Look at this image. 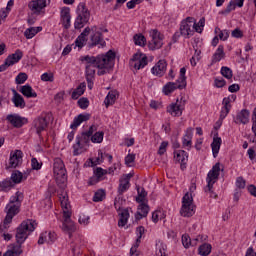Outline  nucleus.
Returning <instances> with one entry per match:
<instances>
[{"instance_id":"f8f14e48","label":"nucleus","mask_w":256,"mask_h":256,"mask_svg":"<svg viewBox=\"0 0 256 256\" xmlns=\"http://www.w3.org/2000/svg\"><path fill=\"white\" fill-rule=\"evenodd\" d=\"M151 40L149 41L148 47L151 51H155V49H161L163 47V39L165 36L161 34L157 29L150 30Z\"/></svg>"},{"instance_id":"603ef678","label":"nucleus","mask_w":256,"mask_h":256,"mask_svg":"<svg viewBox=\"0 0 256 256\" xmlns=\"http://www.w3.org/2000/svg\"><path fill=\"white\" fill-rule=\"evenodd\" d=\"M25 81H27V75L25 73L21 72L16 76L15 82L17 85H23Z\"/></svg>"},{"instance_id":"a18cd8bd","label":"nucleus","mask_w":256,"mask_h":256,"mask_svg":"<svg viewBox=\"0 0 256 256\" xmlns=\"http://www.w3.org/2000/svg\"><path fill=\"white\" fill-rule=\"evenodd\" d=\"M103 137H105V133L103 131H98L91 136L92 143H103Z\"/></svg>"},{"instance_id":"20e7f679","label":"nucleus","mask_w":256,"mask_h":256,"mask_svg":"<svg viewBox=\"0 0 256 256\" xmlns=\"http://www.w3.org/2000/svg\"><path fill=\"white\" fill-rule=\"evenodd\" d=\"M35 229H37V221L32 219L24 220L16 229V243L23 245Z\"/></svg>"},{"instance_id":"bb28decb","label":"nucleus","mask_w":256,"mask_h":256,"mask_svg":"<svg viewBox=\"0 0 256 256\" xmlns=\"http://www.w3.org/2000/svg\"><path fill=\"white\" fill-rule=\"evenodd\" d=\"M97 67H85V75H86V81L88 84V89H93V81H95V71Z\"/></svg>"},{"instance_id":"dca6fc26","label":"nucleus","mask_w":256,"mask_h":256,"mask_svg":"<svg viewBox=\"0 0 256 256\" xmlns=\"http://www.w3.org/2000/svg\"><path fill=\"white\" fill-rule=\"evenodd\" d=\"M90 31L93 32L91 36V44L90 47H95V45H101L105 47V41H103V36L101 35V31H99V27L93 26L90 28Z\"/></svg>"},{"instance_id":"b1692460","label":"nucleus","mask_w":256,"mask_h":256,"mask_svg":"<svg viewBox=\"0 0 256 256\" xmlns=\"http://www.w3.org/2000/svg\"><path fill=\"white\" fill-rule=\"evenodd\" d=\"M167 113H170L172 117H181L183 115V105L177 100L176 103H172L167 107Z\"/></svg>"},{"instance_id":"393cba45","label":"nucleus","mask_w":256,"mask_h":256,"mask_svg":"<svg viewBox=\"0 0 256 256\" xmlns=\"http://www.w3.org/2000/svg\"><path fill=\"white\" fill-rule=\"evenodd\" d=\"M174 157L178 163H181V169L182 171L187 168V161H189V155L185 150H178L174 152Z\"/></svg>"},{"instance_id":"e433bc0d","label":"nucleus","mask_w":256,"mask_h":256,"mask_svg":"<svg viewBox=\"0 0 256 256\" xmlns=\"http://www.w3.org/2000/svg\"><path fill=\"white\" fill-rule=\"evenodd\" d=\"M225 58V50L223 45H219L216 52L212 56V63H219L221 59Z\"/></svg>"},{"instance_id":"6ab92c4d","label":"nucleus","mask_w":256,"mask_h":256,"mask_svg":"<svg viewBox=\"0 0 256 256\" xmlns=\"http://www.w3.org/2000/svg\"><path fill=\"white\" fill-rule=\"evenodd\" d=\"M48 126L49 121L47 120V116H40L34 120V128L36 129L37 135H41Z\"/></svg>"},{"instance_id":"ddd939ff","label":"nucleus","mask_w":256,"mask_h":256,"mask_svg":"<svg viewBox=\"0 0 256 256\" xmlns=\"http://www.w3.org/2000/svg\"><path fill=\"white\" fill-rule=\"evenodd\" d=\"M20 59H23V51L17 49L14 54L9 55L5 62L0 65V73L7 71V68L15 65V63H19Z\"/></svg>"},{"instance_id":"5fc2aeb1","label":"nucleus","mask_w":256,"mask_h":256,"mask_svg":"<svg viewBox=\"0 0 256 256\" xmlns=\"http://www.w3.org/2000/svg\"><path fill=\"white\" fill-rule=\"evenodd\" d=\"M159 219H163V212L161 210H156L152 213L153 223H157Z\"/></svg>"},{"instance_id":"ea45409f","label":"nucleus","mask_w":256,"mask_h":256,"mask_svg":"<svg viewBox=\"0 0 256 256\" xmlns=\"http://www.w3.org/2000/svg\"><path fill=\"white\" fill-rule=\"evenodd\" d=\"M86 88L87 84H85V82L80 83V85L72 92V99H79V97L85 93Z\"/></svg>"},{"instance_id":"338daca9","label":"nucleus","mask_w":256,"mask_h":256,"mask_svg":"<svg viewBox=\"0 0 256 256\" xmlns=\"http://www.w3.org/2000/svg\"><path fill=\"white\" fill-rule=\"evenodd\" d=\"M32 169L35 171H39L41 169V163L37 160V158H32L31 160Z\"/></svg>"},{"instance_id":"4468645a","label":"nucleus","mask_w":256,"mask_h":256,"mask_svg":"<svg viewBox=\"0 0 256 256\" xmlns=\"http://www.w3.org/2000/svg\"><path fill=\"white\" fill-rule=\"evenodd\" d=\"M23 163V152L21 150H15L10 153L9 163L6 169H16Z\"/></svg>"},{"instance_id":"473e14b6","label":"nucleus","mask_w":256,"mask_h":256,"mask_svg":"<svg viewBox=\"0 0 256 256\" xmlns=\"http://www.w3.org/2000/svg\"><path fill=\"white\" fill-rule=\"evenodd\" d=\"M118 98H119V92H117L116 90H111L110 92H108L104 100L106 107H109V105H115V102L117 101Z\"/></svg>"},{"instance_id":"c03bdc74","label":"nucleus","mask_w":256,"mask_h":256,"mask_svg":"<svg viewBox=\"0 0 256 256\" xmlns=\"http://www.w3.org/2000/svg\"><path fill=\"white\" fill-rule=\"evenodd\" d=\"M156 255L157 256H167V245L163 243L156 244Z\"/></svg>"},{"instance_id":"72a5a7b5","label":"nucleus","mask_w":256,"mask_h":256,"mask_svg":"<svg viewBox=\"0 0 256 256\" xmlns=\"http://www.w3.org/2000/svg\"><path fill=\"white\" fill-rule=\"evenodd\" d=\"M80 61L85 65V67H97V57L95 56H82L80 57Z\"/></svg>"},{"instance_id":"0e129e2a","label":"nucleus","mask_w":256,"mask_h":256,"mask_svg":"<svg viewBox=\"0 0 256 256\" xmlns=\"http://www.w3.org/2000/svg\"><path fill=\"white\" fill-rule=\"evenodd\" d=\"M139 245H141V243L135 242V244L130 249V256H139V252L137 251Z\"/></svg>"},{"instance_id":"a878e982","label":"nucleus","mask_w":256,"mask_h":256,"mask_svg":"<svg viewBox=\"0 0 256 256\" xmlns=\"http://www.w3.org/2000/svg\"><path fill=\"white\" fill-rule=\"evenodd\" d=\"M60 17L64 29H69L71 27V10L64 7L60 12Z\"/></svg>"},{"instance_id":"4c0bfd02","label":"nucleus","mask_w":256,"mask_h":256,"mask_svg":"<svg viewBox=\"0 0 256 256\" xmlns=\"http://www.w3.org/2000/svg\"><path fill=\"white\" fill-rule=\"evenodd\" d=\"M221 143H222L221 137L213 138L211 147H212V153L214 158H216L217 155H219V150L221 149Z\"/></svg>"},{"instance_id":"9b49d317","label":"nucleus","mask_w":256,"mask_h":256,"mask_svg":"<svg viewBox=\"0 0 256 256\" xmlns=\"http://www.w3.org/2000/svg\"><path fill=\"white\" fill-rule=\"evenodd\" d=\"M193 27H197V21L195 18L187 17L185 20H183L180 25V34L182 37H185V39L192 37L193 33H195Z\"/></svg>"},{"instance_id":"a19ab883","label":"nucleus","mask_w":256,"mask_h":256,"mask_svg":"<svg viewBox=\"0 0 256 256\" xmlns=\"http://www.w3.org/2000/svg\"><path fill=\"white\" fill-rule=\"evenodd\" d=\"M28 176H29V173H24V175H23V173L16 170L12 173L11 179H12L13 183H21V180L27 179Z\"/></svg>"},{"instance_id":"c756f323","label":"nucleus","mask_w":256,"mask_h":256,"mask_svg":"<svg viewBox=\"0 0 256 256\" xmlns=\"http://www.w3.org/2000/svg\"><path fill=\"white\" fill-rule=\"evenodd\" d=\"M223 107L220 112V119L223 121L227 115H229V112L231 111V98L227 97L223 99Z\"/></svg>"},{"instance_id":"79ce46f5","label":"nucleus","mask_w":256,"mask_h":256,"mask_svg":"<svg viewBox=\"0 0 256 256\" xmlns=\"http://www.w3.org/2000/svg\"><path fill=\"white\" fill-rule=\"evenodd\" d=\"M212 246L211 244L204 243L198 248V253L201 256H207L211 254Z\"/></svg>"},{"instance_id":"2f4dec72","label":"nucleus","mask_w":256,"mask_h":256,"mask_svg":"<svg viewBox=\"0 0 256 256\" xmlns=\"http://www.w3.org/2000/svg\"><path fill=\"white\" fill-rule=\"evenodd\" d=\"M149 215V205L147 203H141L138 206V211L135 215L136 219L139 221L143 219V217H147Z\"/></svg>"},{"instance_id":"6e6d98bb","label":"nucleus","mask_w":256,"mask_h":256,"mask_svg":"<svg viewBox=\"0 0 256 256\" xmlns=\"http://www.w3.org/2000/svg\"><path fill=\"white\" fill-rule=\"evenodd\" d=\"M134 162H135V154H128L125 157V165H127V167H133Z\"/></svg>"},{"instance_id":"e2e57ef3","label":"nucleus","mask_w":256,"mask_h":256,"mask_svg":"<svg viewBox=\"0 0 256 256\" xmlns=\"http://www.w3.org/2000/svg\"><path fill=\"white\" fill-rule=\"evenodd\" d=\"M141 3H143V0H131L127 2L126 7L128 9H135V5H139Z\"/></svg>"},{"instance_id":"4d7b16f0","label":"nucleus","mask_w":256,"mask_h":256,"mask_svg":"<svg viewBox=\"0 0 256 256\" xmlns=\"http://www.w3.org/2000/svg\"><path fill=\"white\" fill-rule=\"evenodd\" d=\"M207 239V236H197L196 238H191V247H195L197 243H202V241H205Z\"/></svg>"},{"instance_id":"5701e85b","label":"nucleus","mask_w":256,"mask_h":256,"mask_svg":"<svg viewBox=\"0 0 256 256\" xmlns=\"http://www.w3.org/2000/svg\"><path fill=\"white\" fill-rule=\"evenodd\" d=\"M91 33V28L86 27L83 32L76 38L75 46L78 47L79 50L83 49L85 45H87V37Z\"/></svg>"},{"instance_id":"13d9d810","label":"nucleus","mask_w":256,"mask_h":256,"mask_svg":"<svg viewBox=\"0 0 256 256\" xmlns=\"http://www.w3.org/2000/svg\"><path fill=\"white\" fill-rule=\"evenodd\" d=\"M168 146H169V142L167 141L162 142L158 149V155H165V153L167 152Z\"/></svg>"},{"instance_id":"0eeeda50","label":"nucleus","mask_w":256,"mask_h":256,"mask_svg":"<svg viewBox=\"0 0 256 256\" xmlns=\"http://www.w3.org/2000/svg\"><path fill=\"white\" fill-rule=\"evenodd\" d=\"M185 73H187V69L182 67L180 69L179 79L176 82H168L163 86L162 91L164 95H171L176 89H185V87H187V77H185Z\"/></svg>"},{"instance_id":"c9c22d12","label":"nucleus","mask_w":256,"mask_h":256,"mask_svg":"<svg viewBox=\"0 0 256 256\" xmlns=\"http://www.w3.org/2000/svg\"><path fill=\"white\" fill-rule=\"evenodd\" d=\"M192 139H193V128H188L186 131V135L182 139L183 147H188V150L191 149Z\"/></svg>"},{"instance_id":"423d86ee","label":"nucleus","mask_w":256,"mask_h":256,"mask_svg":"<svg viewBox=\"0 0 256 256\" xmlns=\"http://www.w3.org/2000/svg\"><path fill=\"white\" fill-rule=\"evenodd\" d=\"M221 173V163H216L212 169L207 174V186L205 188L206 193H210V197L217 199V194L213 192V185L217 183V180L219 179V175Z\"/></svg>"},{"instance_id":"6e6552de","label":"nucleus","mask_w":256,"mask_h":256,"mask_svg":"<svg viewBox=\"0 0 256 256\" xmlns=\"http://www.w3.org/2000/svg\"><path fill=\"white\" fill-rule=\"evenodd\" d=\"M77 13L78 15L75 19L74 27L75 29H83L86 23L89 22L91 13L89 12V9H87V6L83 2L78 5Z\"/></svg>"},{"instance_id":"69168bd1","label":"nucleus","mask_w":256,"mask_h":256,"mask_svg":"<svg viewBox=\"0 0 256 256\" xmlns=\"http://www.w3.org/2000/svg\"><path fill=\"white\" fill-rule=\"evenodd\" d=\"M232 37H234L235 39H241L243 38V31H241V29L236 28L232 31Z\"/></svg>"},{"instance_id":"f257e3e1","label":"nucleus","mask_w":256,"mask_h":256,"mask_svg":"<svg viewBox=\"0 0 256 256\" xmlns=\"http://www.w3.org/2000/svg\"><path fill=\"white\" fill-rule=\"evenodd\" d=\"M59 199L63 210L62 231L69 234V237H71L72 233H75L77 229L75 223L71 220V211L69 210L71 209V205L69 204L67 194H61Z\"/></svg>"},{"instance_id":"a211bd4d","label":"nucleus","mask_w":256,"mask_h":256,"mask_svg":"<svg viewBox=\"0 0 256 256\" xmlns=\"http://www.w3.org/2000/svg\"><path fill=\"white\" fill-rule=\"evenodd\" d=\"M130 64L134 69H143V67L147 65V56H143V54H134Z\"/></svg>"},{"instance_id":"bf43d9fd","label":"nucleus","mask_w":256,"mask_h":256,"mask_svg":"<svg viewBox=\"0 0 256 256\" xmlns=\"http://www.w3.org/2000/svg\"><path fill=\"white\" fill-rule=\"evenodd\" d=\"M78 105H79L80 109H87V107H89V99L80 98L78 100Z\"/></svg>"},{"instance_id":"c85d7f7f","label":"nucleus","mask_w":256,"mask_h":256,"mask_svg":"<svg viewBox=\"0 0 256 256\" xmlns=\"http://www.w3.org/2000/svg\"><path fill=\"white\" fill-rule=\"evenodd\" d=\"M19 91L22 93V95H24V97H27V99H34L37 97V92H35L33 87H31L29 84L21 86Z\"/></svg>"},{"instance_id":"cd10ccee","label":"nucleus","mask_w":256,"mask_h":256,"mask_svg":"<svg viewBox=\"0 0 256 256\" xmlns=\"http://www.w3.org/2000/svg\"><path fill=\"white\" fill-rule=\"evenodd\" d=\"M91 119V114H79L74 118L72 124L70 125V129H77L81 123H85V121H89Z\"/></svg>"},{"instance_id":"3c124183","label":"nucleus","mask_w":256,"mask_h":256,"mask_svg":"<svg viewBox=\"0 0 256 256\" xmlns=\"http://www.w3.org/2000/svg\"><path fill=\"white\" fill-rule=\"evenodd\" d=\"M136 235H137V239H136V243H141V239L143 237V235H145V227L143 226H139L136 228Z\"/></svg>"},{"instance_id":"1a4fd4ad","label":"nucleus","mask_w":256,"mask_h":256,"mask_svg":"<svg viewBox=\"0 0 256 256\" xmlns=\"http://www.w3.org/2000/svg\"><path fill=\"white\" fill-rule=\"evenodd\" d=\"M182 217H193L195 215V206L193 205V196L187 192L182 198V207L180 209Z\"/></svg>"},{"instance_id":"f704fd0d","label":"nucleus","mask_w":256,"mask_h":256,"mask_svg":"<svg viewBox=\"0 0 256 256\" xmlns=\"http://www.w3.org/2000/svg\"><path fill=\"white\" fill-rule=\"evenodd\" d=\"M129 181H130L129 176H125L124 178H122L120 180V184L118 187L119 195H123L125 193V191L129 190V187H131V184L129 183Z\"/></svg>"},{"instance_id":"864d4df0","label":"nucleus","mask_w":256,"mask_h":256,"mask_svg":"<svg viewBox=\"0 0 256 256\" xmlns=\"http://www.w3.org/2000/svg\"><path fill=\"white\" fill-rule=\"evenodd\" d=\"M201 27H205V18H201L198 23H196V26H193V29L196 33H201L203 29Z\"/></svg>"},{"instance_id":"f3484780","label":"nucleus","mask_w":256,"mask_h":256,"mask_svg":"<svg viewBox=\"0 0 256 256\" xmlns=\"http://www.w3.org/2000/svg\"><path fill=\"white\" fill-rule=\"evenodd\" d=\"M6 120L16 129H21V127L27 123L26 118L21 117L19 114H10L6 117Z\"/></svg>"},{"instance_id":"58836bf2","label":"nucleus","mask_w":256,"mask_h":256,"mask_svg":"<svg viewBox=\"0 0 256 256\" xmlns=\"http://www.w3.org/2000/svg\"><path fill=\"white\" fill-rule=\"evenodd\" d=\"M40 31H43V27H30L25 30L24 37H26V39H33Z\"/></svg>"},{"instance_id":"f03ea898","label":"nucleus","mask_w":256,"mask_h":256,"mask_svg":"<svg viewBox=\"0 0 256 256\" xmlns=\"http://www.w3.org/2000/svg\"><path fill=\"white\" fill-rule=\"evenodd\" d=\"M95 131H97V126L92 125L89 127L88 131L82 132L80 135L76 136V143L73 145L74 156L81 155V153L87 151V147H89L91 137Z\"/></svg>"},{"instance_id":"4be33fe9","label":"nucleus","mask_w":256,"mask_h":256,"mask_svg":"<svg viewBox=\"0 0 256 256\" xmlns=\"http://www.w3.org/2000/svg\"><path fill=\"white\" fill-rule=\"evenodd\" d=\"M251 113L247 109H242L240 112L237 113L236 117L234 118V123L236 125H247L249 123V117Z\"/></svg>"},{"instance_id":"aec40b11","label":"nucleus","mask_w":256,"mask_h":256,"mask_svg":"<svg viewBox=\"0 0 256 256\" xmlns=\"http://www.w3.org/2000/svg\"><path fill=\"white\" fill-rule=\"evenodd\" d=\"M56 240H57V234H55V232L45 231L40 234L38 239V245H43L45 243H48L49 245H51L55 243Z\"/></svg>"},{"instance_id":"2eb2a0df","label":"nucleus","mask_w":256,"mask_h":256,"mask_svg":"<svg viewBox=\"0 0 256 256\" xmlns=\"http://www.w3.org/2000/svg\"><path fill=\"white\" fill-rule=\"evenodd\" d=\"M28 7L34 15H41L47 7V0H32L29 2Z\"/></svg>"},{"instance_id":"8fccbe9b","label":"nucleus","mask_w":256,"mask_h":256,"mask_svg":"<svg viewBox=\"0 0 256 256\" xmlns=\"http://www.w3.org/2000/svg\"><path fill=\"white\" fill-rule=\"evenodd\" d=\"M41 81L53 83V81H55V76H53V73L51 72H45L41 75Z\"/></svg>"},{"instance_id":"412c9836","label":"nucleus","mask_w":256,"mask_h":256,"mask_svg":"<svg viewBox=\"0 0 256 256\" xmlns=\"http://www.w3.org/2000/svg\"><path fill=\"white\" fill-rule=\"evenodd\" d=\"M153 75L156 77H163L167 72V61L159 60L151 69Z\"/></svg>"},{"instance_id":"052dcab7","label":"nucleus","mask_w":256,"mask_h":256,"mask_svg":"<svg viewBox=\"0 0 256 256\" xmlns=\"http://www.w3.org/2000/svg\"><path fill=\"white\" fill-rule=\"evenodd\" d=\"M182 244L186 249H188V247H191V237H189V235L187 234L183 235Z\"/></svg>"},{"instance_id":"49530a36","label":"nucleus","mask_w":256,"mask_h":256,"mask_svg":"<svg viewBox=\"0 0 256 256\" xmlns=\"http://www.w3.org/2000/svg\"><path fill=\"white\" fill-rule=\"evenodd\" d=\"M221 75L225 77V79H232L233 78V70L227 66H223L220 70Z\"/></svg>"},{"instance_id":"37998d69","label":"nucleus","mask_w":256,"mask_h":256,"mask_svg":"<svg viewBox=\"0 0 256 256\" xmlns=\"http://www.w3.org/2000/svg\"><path fill=\"white\" fill-rule=\"evenodd\" d=\"M135 45H139V47H145V43L147 42V39L143 34H136L133 37Z\"/></svg>"},{"instance_id":"774afa93","label":"nucleus","mask_w":256,"mask_h":256,"mask_svg":"<svg viewBox=\"0 0 256 256\" xmlns=\"http://www.w3.org/2000/svg\"><path fill=\"white\" fill-rule=\"evenodd\" d=\"M219 39H221V41H227V39H229V30L220 31Z\"/></svg>"},{"instance_id":"680f3d73","label":"nucleus","mask_w":256,"mask_h":256,"mask_svg":"<svg viewBox=\"0 0 256 256\" xmlns=\"http://www.w3.org/2000/svg\"><path fill=\"white\" fill-rule=\"evenodd\" d=\"M106 173L107 171L103 170V168L101 167L96 168V170L94 171L95 177H97L100 181L101 179H103V175H105Z\"/></svg>"},{"instance_id":"7ed1b4c3","label":"nucleus","mask_w":256,"mask_h":256,"mask_svg":"<svg viewBox=\"0 0 256 256\" xmlns=\"http://www.w3.org/2000/svg\"><path fill=\"white\" fill-rule=\"evenodd\" d=\"M21 203H23V193L17 191L15 195L10 197L9 203L6 205V217L4 220L5 225L11 223L13 221V217L19 213V209H21Z\"/></svg>"},{"instance_id":"39448f33","label":"nucleus","mask_w":256,"mask_h":256,"mask_svg":"<svg viewBox=\"0 0 256 256\" xmlns=\"http://www.w3.org/2000/svg\"><path fill=\"white\" fill-rule=\"evenodd\" d=\"M97 61V74L99 76L105 75L109 69H113L115 66V52L109 50L106 54H100L96 56Z\"/></svg>"},{"instance_id":"de8ad7c7","label":"nucleus","mask_w":256,"mask_h":256,"mask_svg":"<svg viewBox=\"0 0 256 256\" xmlns=\"http://www.w3.org/2000/svg\"><path fill=\"white\" fill-rule=\"evenodd\" d=\"M105 199V191L104 190H98L95 192L93 196L94 203H99V201H103Z\"/></svg>"},{"instance_id":"9d476101","label":"nucleus","mask_w":256,"mask_h":256,"mask_svg":"<svg viewBox=\"0 0 256 256\" xmlns=\"http://www.w3.org/2000/svg\"><path fill=\"white\" fill-rule=\"evenodd\" d=\"M54 177L58 183H65L67 181V169H65V163L61 158L54 159Z\"/></svg>"},{"instance_id":"09e8293b","label":"nucleus","mask_w":256,"mask_h":256,"mask_svg":"<svg viewBox=\"0 0 256 256\" xmlns=\"http://www.w3.org/2000/svg\"><path fill=\"white\" fill-rule=\"evenodd\" d=\"M13 187L11 180H4L0 182V191H9Z\"/></svg>"},{"instance_id":"7c9ffc66","label":"nucleus","mask_w":256,"mask_h":256,"mask_svg":"<svg viewBox=\"0 0 256 256\" xmlns=\"http://www.w3.org/2000/svg\"><path fill=\"white\" fill-rule=\"evenodd\" d=\"M12 103H14V106L19 109H25V99L15 90L13 91Z\"/></svg>"}]
</instances>
